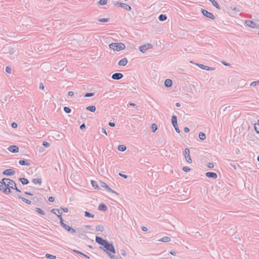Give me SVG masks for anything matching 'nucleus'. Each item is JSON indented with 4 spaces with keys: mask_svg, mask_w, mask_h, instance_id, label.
Here are the masks:
<instances>
[{
    "mask_svg": "<svg viewBox=\"0 0 259 259\" xmlns=\"http://www.w3.org/2000/svg\"><path fill=\"white\" fill-rule=\"evenodd\" d=\"M55 211H57L58 213L60 214V215H58V217L60 220L61 226L64 229H65L67 232H69L70 233H71L72 234H74L75 233V229H74L72 227H71L66 225L64 223L63 220L62 219V212L61 211V210L59 209H52L51 210V212H52L53 213H55Z\"/></svg>",
    "mask_w": 259,
    "mask_h": 259,
    "instance_id": "f257e3e1",
    "label": "nucleus"
},
{
    "mask_svg": "<svg viewBox=\"0 0 259 259\" xmlns=\"http://www.w3.org/2000/svg\"><path fill=\"white\" fill-rule=\"evenodd\" d=\"M109 48L114 51H120L124 50L125 46L122 42H112L109 45Z\"/></svg>",
    "mask_w": 259,
    "mask_h": 259,
    "instance_id": "f03ea898",
    "label": "nucleus"
},
{
    "mask_svg": "<svg viewBox=\"0 0 259 259\" xmlns=\"http://www.w3.org/2000/svg\"><path fill=\"white\" fill-rule=\"evenodd\" d=\"M16 185L15 183L12 180L10 179V181H8L6 182V187L4 189V193L6 194H8L11 193V190L10 189V186H13Z\"/></svg>",
    "mask_w": 259,
    "mask_h": 259,
    "instance_id": "7ed1b4c3",
    "label": "nucleus"
},
{
    "mask_svg": "<svg viewBox=\"0 0 259 259\" xmlns=\"http://www.w3.org/2000/svg\"><path fill=\"white\" fill-rule=\"evenodd\" d=\"M103 246L105 248L104 249V251H106V252L109 251L113 253H115V249L112 243L107 241Z\"/></svg>",
    "mask_w": 259,
    "mask_h": 259,
    "instance_id": "20e7f679",
    "label": "nucleus"
},
{
    "mask_svg": "<svg viewBox=\"0 0 259 259\" xmlns=\"http://www.w3.org/2000/svg\"><path fill=\"white\" fill-rule=\"evenodd\" d=\"M113 3L114 5L122 8L127 11H129L131 10V7L126 4L116 1H113Z\"/></svg>",
    "mask_w": 259,
    "mask_h": 259,
    "instance_id": "39448f33",
    "label": "nucleus"
},
{
    "mask_svg": "<svg viewBox=\"0 0 259 259\" xmlns=\"http://www.w3.org/2000/svg\"><path fill=\"white\" fill-rule=\"evenodd\" d=\"M245 24L252 28H255L259 27V24L255 23L253 21L250 20H246L245 21Z\"/></svg>",
    "mask_w": 259,
    "mask_h": 259,
    "instance_id": "423d86ee",
    "label": "nucleus"
},
{
    "mask_svg": "<svg viewBox=\"0 0 259 259\" xmlns=\"http://www.w3.org/2000/svg\"><path fill=\"white\" fill-rule=\"evenodd\" d=\"M184 156L186 161L188 163H192V161L190 155V150L188 148H186L184 150Z\"/></svg>",
    "mask_w": 259,
    "mask_h": 259,
    "instance_id": "0eeeda50",
    "label": "nucleus"
},
{
    "mask_svg": "<svg viewBox=\"0 0 259 259\" xmlns=\"http://www.w3.org/2000/svg\"><path fill=\"white\" fill-rule=\"evenodd\" d=\"M201 13L203 14V15H204L206 17L210 18L212 20L214 19L215 17L212 13L207 11V10H206L205 9H201Z\"/></svg>",
    "mask_w": 259,
    "mask_h": 259,
    "instance_id": "6e6552de",
    "label": "nucleus"
},
{
    "mask_svg": "<svg viewBox=\"0 0 259 259\" xmlns=\"http://www.w3.org/2000/svg\"><path fill=\"white\" fill-rule=\"evenodd\" d=\"M153 48L151 44H147L140 47V50L142 53H145L148 49Z\"/></svg>",
    "mask_w": 259,
    "mask_h": 259,
    "instance_id": "1a4fd4ad",
    "label": "nucleus"
},
{
    "mask_svg": "<svg viewBox=\"0 0 259 259\" xmlns=\"http://www.w3.org/2000/svg\"><path fill=\"white\" fill-rule=\"evenodd\" d=\"M8 181H10L9 179L4 178L2 180V181H0V190L4 192V189L6 187V182Z\"/></svg>",
    "mask_w": 259,
    "mask_h": 259,
    "instance_id": "9d476101",
    "label": "nucleus"
},
{
    "mask_svg": "<svg viewBox=\"0 0 259 259\" xmlns=\"http://www.w3.org/2000/svg\"><path fill=\"white\" fill-rule=\"evenodd\" d=\"M96 242L99 244L104 246V244L107 242V240L103 239L102 238L96 236L95 239Z\"/></svg>",
    "mask_w": 259,
    "mask_h": 259,
    "instance_id": "9b49d317",
    "label": "nucleus"
},
{
    "mask_svg": "<svg viewBox=\"0 0 259 259\" xmlns=\"http://www.w3.org/2000/svg\"><path fill=\"white\" fill-rule=\"evenodd\" d=\"M123 75L121 73H115L112 74V78L114 80H119L123 77Z\"/></svg>",
    "mask_w": 259,
    "mask_h": 259,
    "instance_id": "f8f14e48",
    "label": "nucleus"
},
{
    "mask_svg": "<svg viewBox=\"0 0 259 259\" xmlns=\"http://www.w3.org/2000/svg\"><path fill=\"white\" fill-rule=\"evenodd\" d=\"M8 149L12 153H17L19 151V148L16 145H11Z\"/></svg>",
    "mask_w": 259,
    "mask_h": 259,
    "instance_id": "ddd939ff",
    "label": "nucleus"
},
{
    "mask_svg": "<svg viewBox=\"0 0 259 259\" xmlns=\"http://www.w3.org/2000/svg\"><path fill=\"white\" fill-rule=\"evenodd\" d=\"M206 176L209 178L215 179L217 178L218 175L215 172H207L206 173Z\"/></svg>",
    "mask_w": 259,
    "mask_h": 259,
    "instance_id": "4468645a",
    "label": "nucleus"
},
{
    "mask_svg": "<svg viewBox=\"0 0 259 259\" xmlns=\"http://www.w3.org/2000/svg\"><path fill=\"white\" fill-rule=\"evenodd\" d=\"M3 174L7 176H11L15 174V172L14 170H12V169H7L5 170Z\"/></svg>",
    "mask_w": 259,
    "mask_h": 259,
    "instance_id": "2eb2a0df",
    "label": "nucleus"
},
{
    "mask_svg": "<svg viewBox=\"0 0 259 259\" xmlns=\"http://www.w3.org/2000/svg\"><path fill=\"white\" fill-rule=\"evenodd\" d=\"M127 59L126 58H124L118 62V64L119 66H124L127 64Z\"/></svg>",
    "mask_w": 259,
    "mask_h": 259,
    "instance_id": "dca6fc26",
    "label": "nucleus"
},
{
    "mask_svg": "<svg viewBox=\"0 0 259 259\" xmlns=\"http://www.w3.org/2000/svg\"><path fill=\"white\" fill-rule=\"evenodd\" d=\"M98 209L101 211H105L107 210V207L105 204L100 203L98 206Z\"/></svg>",
    "mask_w": 259,
    "mask_h": 259,
    "instance_id": "f3484780",
    "label": "nucleus"
},
{
    "mask_svg": "<svg viewBox=\"0 0 259 259\" xmlns=\"http://www.w3.org/2000/svg\"><path fill=\"white\" fill-rule=\"evenodd\" d=\"M172 81L170 79H166L164 81V85L166 87L169 88L172 86Z\"/></svg>",
    "mask_w": 259,
    "mask_h": 259,
    "instance_id": "a211bd4d",
    "label": "nucleus"
},
{
    "mask_svg": "<svg viewBox=\"0 0 259 259\" xmlns=\"http://www.w3.org/2000/svg\"><path fill=\"white\" fill-rule=\"evenodd\" d=\"M19 163L22 165H30V163L25 159H21L19 161Z\"/></svg>",
    "mask_w": 259,
    "mask_h": 259,
    "instance_id": "6ab92c4d",
    "label": "nucleus"
},
{
    "mask_svg": "<svg viewBox=\"0 0 259 259\" xmlns=\"http://www.w3.org/2000/svg\"><path fill=\"white\" fill-rule=\"evenodd\" d=\"M171 124L172 125H177V116L176 115H172L171 117Z\"/></svg>",
    "mask_w": 259,
    "mask_h": 259,
    "instance_id": "aec40b11",
    "label": "nucleus"
},
{
    "mask_svg": "<svg viewBox=\"0 0 259 259\" xmlns=\"http://www.w3.org/2000/svg\"><path fill=\"white\" fill-rule=\"evenodd\" d=\"M19 181L23 185H27L29 183V181L27 179H25L24 178H20Z\"/></svg>",
    "mask_w": 259,
    "mask_h": 259,
    "instance_id": "412c9836",
    "label": "nucleus"
},
{
    "mask_svg": "<svg viewBox=\"0 0 259 259\" xmlns=\"http://www.w3.org/2000/svg\"><path fill=\"white\" fill-rule=\"evenodd\" d=\"M159 241L163 242H168L170 241V238L167 236H164L159 240Z\"/></svg>",
    "mask_w": 259,
    "mask_h": 259,
    "instance_id": "4be33fe9",
    "label": "nucleus"
},
{
    "mask_svg": "<svg viewBox=\"0 0 259 259\" xmlns=\"http://www.w3.org/2000/svg\"><path fill=\"white\" fill-rule=\"evenodd\" d=\"M96 106H94V105H92V106H88L86 107V109L87 110H89L91 112H94L96 110Z\"/></svg>",
    "mask_w": 259,
    "mask_h": 259,
    "instance_id": "5701e85b",
    "label": "nucleus"
},
{
    "mask_svg": "<svg viewBox=\"0 0 259 259\" xmlns=\"http://www.w3.org/2000/svg\"><path fill=\"white\" fill-rule=\"evenodd\" d=\"M212 5L215 7L217 9L220 10V7L217 2L215 0H209Z\"/></svg>",
    "mask_w": 259,
    "mask_h": 259,
    "instance_id": "b1692460",
    "label": "nucleus"
},
{
    "mask_svg": "<svg viewBox=\"0 0 259 259\" xmlns=\"http://www.w3.org/2000/svg\"><path fill=\"white\" fill-rule=\"evenodd\" d=\"M158 19L160 21H164L167 19V16L165 15L160 14L158 17Z\"/></svg>",
    "mask_w": 259,
    "mask_h": 259,
    "instance_id": "393cba45",
    "label": "nucleus"
},
{
    "mask_svg": "<svg viewBox=\"0 0 259 259\" xmlns=\"http://www.w3.org/2000/svg\"><path fill=\"white\" fill-rule=\"evenodd\" d=\"M19 198L21 199L23 202H25L27 204H31V202L30 200L25 198H24L23 197H21L20 196H18Z\"/></svg>",
    "mask_w": 259,
    "mask_h": 259,
    "instance_id": "a878e982",
    "label": "nucleus"
},
{
    "mask_svg": "<svg viewBox=\"0 0 259 259\" xmlns=\"http://www.w3.org/2000/svg\"><path fill=\"white\" fill-rule=\"evenodd\" d=\"M91 184L92 186L96 189H99V187L97 184V182L95 181L92 180L91 181Z\"/></svg>",
    "mask_w": 259,
    "mask_h": 259,
    "instance_id": "bb28decb",
    "label": "nucleus"
},
{
    "mask_svg": "<svg viewBox=\"0 0 259 259\" xmlns=\"http://www.w3.org/2000/svg\"><path fill=\"white\" fill-rule=\"evenodd\" d=\"M32 183H33L34 184H41V178H38V179H33L32 180Z\"/></svg>",
    "mask_w": 259,
    "mask_h": 259,
    "instance_id": "cd10ccee",
    "label": "nucleus"
},
{
    "mask_svg": "<svg viewBox=\"0 0 259 259\" xmlns=\"http://www.w3.org/2000/svg\"><path fill=\"white\" fill-rule=\"evenodd\" d=\"M198 136H199V139L201 140H204L206 138V136H205V134L204 133H203V132H201L199 133Z\"/></svg>",
    "mask_w": 259,
    "mask_h": 259,
    "instance_id": "c85d7f7f",
    "label": "nucleus"
},
{
    "mask_svg": "<svg viewBox=\"0 0 259 259\" xmlns=\"http://www.w3.org/2000/svg\"><path fill=\"white\" fill-rule=\"evenodd\" d=\"M84 216L87 218H94L95 217V215L91 214L90 212L85 211L84 212Z\"/></svg>",
    "mask_w": 259,
    "mask_h": 259,
    "instance_id": "c756f323",
    "label": "nucleus"
},
{
    "mask_svg": "<svg viewBox=\"0 0 259 259\" xmlns=\"http://www.w3.org/2000/svg\"><path fill=\"white\" fill-rule=\"evenodd\" d=\"M104 229V227L102 225H98L96 227V231H101L102 232Z\"/></svg>",
    "mask_w": 259,
    "mask_h": 259,
    "instance_id": "7c9ffc66",
    "label": "nucleus"
},
{
    "mask_svg": "<svg viewBox=\"0 0 259 259\" xmlns=\"http://www.w3.org/2000/svg\"><path fill=\"white\" fill-rule=\"evenodd\" d=\"M126 149V147L123 145H119V146H118V150L122 151V152L125 151Z\"/></svg>",
    "mask_w": 259,
    "mask_h": 259,
    "instance_id": "2f4dec72",
    "label": "nucleus"
},
{
    "mask_svg": "<svg viewBox=\"0 0 259 259\" xmlns=\"http://www.w3.org/2000/svg\"><path fill=\"white\" fill-rule=\"evenodd\" d=\"M46 257L47 258H49V259H55L56 258V256L52 255V254H49V253H47L46 254Z\"/></svg>",
    "mask_w": 259,
    "mask_h": 259,
    "instance_id": "473e14b6",
    "label": "nucleus"
},
{
    "mask_svg": "<svg viewBox=\"0 0 259 259\" xmlns=\"http://www.w3.org/2000/svg\"><path fill=\"white\" fill-rule=\"evenodd\" d=\"M35 210L38 213L41 215H45V212L41 209L37 207Z\"/></svg>",
    "mask_w": 259,
    "mask_h": 259,
    "instance_id": "72a5a7b5",
    "label": "nucleus"
},
{
    "mask_svg": "<svg viewBox=\"0 0 259 259\" xmlns=\"http://www.w3.org/2000/svg\"><path fill=\"white\" fill-rule=\"evenodd\" d=\"M151 128L153 133H154L157 130V125L155 123H152Z\"/></svg>",
    "mask_w": 259,
    "mask_h": 259,
    "instance_id": "f704fd0d",
    "label": "nucleus"
},
{
    "mask_svg": "<svg viewBox=\"0 0 259 259\" xmlns=\"http://www.w3.org/2000/svg\"><path fill=\"white\" fill-rule=\"evenodd\" d=\"M98 3L101 6H104L107 4V0H100Z\"/></svg>",
    "mask_w": 259,
    "mask_h": 259,
    "instance_id": "c9c22d12",
    "label": "nucleus"
},
{
    "mask_svg": "<svg viewBox=\"0 0 259 259\" xmlns=\"http://www.w3.org/2000/svg\"><path fill=\"white\" fill-rule=\"evenodd\" d=\"M7 48L9 49V53L10 54H14V53H15V50L13 48H10L9 47H5V49H6V50Z\"/></svg>",
    "mask_w": 259,
    "mask_h": 259,
    "instance_id": "e433bc0d",
    "label": "nucleus"
},
{
    "mask_svg": "<svg viewBox=\"0 0 259 259\" xmlns=\"http://www.w3.org/2000/svg\"><path fill=\"white\" fill-rule=\"evenodd\" d=\"M63 109L66 113H70L71 112V109L68 107H64Z\"/></svg>",
    "mask_w": 259,
    "mask_h": 259,
    "instance_id": "4c0bfd02",
    "label": "nucleus"
},
{
    "mask_svg": "<svg viewBox=\"0 0 259 259\" xmlns=\"http://www.w3.org/2000/svg\"><path fill=\"white\" fill-rule=\"evenodd\" d=\"M196 65L198 66L199 67H200V68L202 69H204V70H205V68H206L207 66H205V65H204L203 64H198V63H197V64H195Z\"/></svg>",
    "mask_w": 259,
    "mask_h": 259,
    "instance_id": "58836bf2",
    "label": "nucleus"
},
{
    "mask_svg": "<svg viewBox=\"0 0 259 259\" xmlns=\"http://www.w3.org/2000/svg\"><path fill=\"white\" fill-rule=\"evenodd\" d=\"M106 190L108 192L116 194V193L114 190H113L112 189H111L108 186L106 188Z\"/></svg>",
    "mask_w": 259,
    "mask_h": 259,
    "instance_id": "ea45409f",
    "label": "nucleus"
},
{
    "mask_svg": "<svg viewBox=\"0 0 259 259\" xmlns=\"http://www.w3.org/2000/svg\"><path fill=\"white\" fill-rule=\"evenodd\" d=\"M10 188L12 189L16 190L17 192L20 193L21 190L19 189H18L16 187V184L14 185L13 186H10Z\"/></svg>",
    "mask_w": 259,
    "mask_h": 259,
    "instance_id": "a19ab883",
    "label": "nucleus"
},
{
    "mask_svg": "<svg viewBox=\"0 0 259 259\" xmlns=\"http://www.w3.org/2000/svg\"><path fill=\"white\" fill-rule=\"evenodd\" d=\"M94 95V93H87L85 95H84V97H92Z\"/></svg>",
    "mask_w": 259,
    "mask_h": 259,
    "instance_id": "79ce46f5",
    "label": "nucleus"
},
{
    "mask_svg": "<svg viewBox=\"0 0 259 259\" xmlns=\"http://www.w3.org/2000/svg\"><path fill=\"white\" fill-rule=\"evenodd\" d=\"M259 84V80H257V81H253L252 82L250 85V86H252V87H254V86H255L257 84Z\"/></svg>",
    "mask_w": 259,
    "mask_h": 259,
    "instance_id": "37998d69",
    "label": "nucleus"
},
{
    "mask_svg": "<svg viewBox=\"0 0 259 259\" xmlns=\"http://www.w3.org/2000/svg\"><path fill=\"white\" fill-rule=\"evenodd\" d=\"M109 20V19H107V18H102V19H100L99 20V21L101 22H108Z\"/></svg>",
    "mask_w": 259,
    "mask_h": 259,
    "instance_id": "c03bdc74",
    "label": "nucleus"
},
{
    "mask_svg": "<svg viewBox=\"0 0 259 259\" xmlns=\"http://www.w3.org/2000/svg\"><path fill=\"white\" fill-rule=\"evenodd\" d=\"M42 145L44 146H45V147H48L50 146V144L49 143V142H46V141H44L42 143Z\"/></svg>",
    "mask_w": 259,
    "mask_h": 259,
    "instance_id": "a18cd8bd",
    "label": "nucleus"
},
{
    "mask_svg": "<svg viewBox=\"0 0 259 259\" xmlns=\"http://www.w3.org/2000/svg\"><path fill=\"white\" fill-rule=\"evenodd\" d=\"M100 184L102 187L105 188V189L108 186V185L106 183L103 182H101Z\"/></svg>",
    "mask_w": 259,
    "mask_h": 259,
    "instance_id": "49530a36",
    "label": "nucleus"
},
{
    "mask_svg": "<svg viewBox=\"0 0 259 259\" xmlns=\"http://www.w3.org/2000/svg\"><path fill=\"white\" fill-rule=\"evenodd\" d=\"M183 170L185 172H188V171H189L190 170V168L189 167L184 166V167H183Z\"/></svg>",
    "mask_w": 259,
    "mask_h": 259,
    "instance_id": "de8ad7c7",
    "label": "nucleus"
},
{
    "mask_svg": "<svg viewBox=\"0 0 259 259\" xmlns=\"http://www.w3.org/2000/svg\"><path fill=\"white\" fill-rule=\"evenodd\" d=\"M173 126L174 127L176 131L177 132V133H180V129L178 127V124H177V125H173Z\"/></svg>",
    "mask_w": 259,
    "mask_h": 259,
    "instance_id": "09e8293b",
    "label": "nucleus"
},
{
    "mask_svg": "<svg viewBox=\"0 0 259 259\" xmlns=\"http://www.w3.org/2000/svg\"><path fill=\"white\" fill-rule=\"evenodd\" d=\"M254 128L256 133L259 134V127L256 126V124H254Z\"/></svg>",
    "mask_w": 259,
    "mask_h": 259,
    "instance_id": "8fccbe9b",
    "label": "nucleus"
},
{
    "mask_svg": "<svg viewBox=\"0 0 259 259\" xmlns=\"http://www.w3.org/2000/svg\"><path fill=\"white\" fill-rule=\"evenodd\" d=\"M120 253L123 256H125L126 255V251L124 249L120 250Z\"/></svg>",
    "mask_w": 259,
    "mask_h": 259,
    "instance_id": "3c124183",
    "label": "nucleus"
},
{
    "mask_svg": "<svg viewBox=\"0 0 259 259\" xmlns=\"http://www.w3.org/2000/svg\"><path fill=\"white\" fill-rule=\"evenodd\" d=\"M6 71L7 72L9 73H11V68L10 67H6Z\"/></svg>",
    "mask_w": 259,
    "mask_h": 259,
    "instance_id": "603ef678",
    "label": "nucleus"
},
{
    "mask_svg": "<svg viewBox=\"0 0 259 259\" xmlns=\"http://www.w3.org/2000/svg\"><path fill=\"white\" fill-rule=\"evenodd\" d=\"M73 251L75 252V253H77V254H80V255H83V253L81 252V251H78L77 250H75V249H73Z\"/></svg>",
    "mask_w": 259,
    "mask_h": 259,
    "instance_id": "864d4df0",
    "label": "nucleus"
},
{
    "mask_svg": "<svg viewBox=\"0 0 259 259\" xmlns=\"http://www.w3.org/2000/svg\"><path fill=\"white\" fill-rule=\"evenodd\" d=\"M60 208L63 210V211L65 212H68V209L67 207H61Z\"/></svg>",
    "mask_w": 259,
    "mask_h": 259,
    "instance_id": "5fc2aeb1",
    "label": "nucleus"
},
{
    "mask_svg": "<svg viewBox=\"0 0 259 259\" xmlns=\"http://www.w3.org/2000/svg\"><path fill=\"white\" fill-rule=\"evenodd\" d=\"M207 166L209 168H212L213 167V164L212 163L208 162L207 164Z\"/></svg>",
    "mask_w": 259,
    "mask_h": 259,
    "instance_id": "6e6d98bb",
    "label": "nucleus"
},
{
    "mask_svg": "<svg viewBox=\"0 0 259 259\" xmlns=\"http://www.w3.org/2000/svg\"><path fill=\"white\" fill-rule=\"evenodd\" d=\"M120 177L124 178V179H126L127 178V176L126 175H124V174H122L120 172L118 174Z\"/></svg>",
    "mask_w": 259,
    "mask_h": 259,
    "instance_id": "4d7b16f0",
    "label": "nucleus"
},
{
    "mask_svg": "<svg viewBox=\"0 0 259 259\" xmlns=\"http://www.w3.org/2000/svg\"><path fill=\"white\" fill-rule=\"evenodd\" d=\"M55 200V198L53 196H50L49 197V201L51 202H54Z\"/></svg>",
    "mask_w": 259,
    "mask_h": 259,
    "instance_id": "13d9d810",
    "label": "nucleus"
},
{
    "mask_svg": "<svg viewBox=\"0 0 259 259\" xmlns=\"http://www.w3.org/2000/svg\"><path fill=\"white\" fill-rule=\"evenodd\" d=\"M214 69H215L214 68H212V67H209V66H207L206 68H205L206 70H213Z\"/></svg>",
    "mask_w": 259,
    "mask_h": 259,
    "instance_id": "bf43d9fd",
    "label": "nucleus"
},
{
    "mask_svg": "<svg viewBox=\"0 0 259 259\" xmlns=\"http://www.w3.org/2000/svg\"><path fill=\"white\" fill-rule=\"evenodd\" d=\"M17 126H18V125H17V123H16V122H13V123H12V127L13 128H16V127H17Z\"/></svg>",
    "mask_w": 259,
    "mask_h": 259,
    "instance_id": "052dcab7",
    "label": "nucleus"
},
{
    "mask_svg": "<svg viewBox=\"0 0 259 259\" xmlns=\"http://www.w3.org/2000/svg\"><path fill=\"white\" fill-rule=\"evenodd\" d=\"M184 132L187 133L189 132L190 130L188 127H184Z\"/></svg>",
    "mask_w": 259,
    "mask_h": 259,
    "instance_id": "680f3d73",
    "label": "nucleus"
},
{
    "mask_svg": "<svg viewBox=\"0 0 259 259\" xmlns=\"http://www.w3.org/2000/svg\"><path fill=\"white\" fill-rule=\"evenodd\" d=\"M85 128V125L84 123H82V124H81V125L80 126V130H83Z\"/></svg>",
    "mask_w": 259,
    "mask_h": 259,
    "instance_id": "e2e57ef3",
    "label": "nucleus"
},
{
    "mask_svg": "<svg viewBox=\"0 0 259 259\" xmlns=\"http://www.w3.org/2000/svg\"><path fill=\"white\" fill-rule=\"evenodd\" d=\"M222 63L223 64H224V65L226 66H230V64L229 63H227V62H225V61H222Z\"/></svg>",
    "mask_w": 259,
    "mask_h": 259,
    "instance_id": "0e129e2a",
    "label": "nucleus"
},
{
    "mask_svg": "<svg viewBox=\"0 0 259 259\" xmlns=\"http://www.w3.org/2000/svg\"><path fill=\"white\" fill-rule=\"evenodd\" d=\"M39 88L41 90L44 89V85L42 83L39 84Z\"/></svg>",
    "mask_w": 259,
    "mask_h": 259,
    "instance_id": "69168bd1",
    "label": "nucleus"
},
{
    "mask_svg": "<svg viewBox=\"0 0 259 259\" xmlns=\"http://www.w3.org/2000/svg\"><path fill=\"white\" fill-rule=\"evenodd\" d=\"M109 125L111 127H114L115 126V123L114 122H109L108 123Z\"/></svg>",
    "mask_w": 259,
    "mask_h": 259,
    "instance_id": "338daca9",
    "label": "nucleus"
},
{
    "mask_svg": "<svg viewBox=\"0 0 259 259\" xmlns=\"http://www.w3.org/2000/svg\"><path fill=\"white\" fill-rule=\"evenodd\" d=\"M101 132H102V133L105 134L106 135H107V133H106V131L105 129L104 128L102 127L101 128Z\"/></svg>",
    "mask_w": 259,
    "mask_h": 259,
    "instance_id": "774afa93",
    "label": "nucleus"
}]
</instances>
